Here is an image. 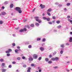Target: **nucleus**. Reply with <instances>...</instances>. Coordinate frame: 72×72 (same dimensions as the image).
Wrapping results in <instances>:
<instances>
[{
	"mask_svg": "<svg viewBox=\"0 0 72 72\" xmlns=\"http://www.w3.org/2000/svg\"><path fill=\"white\" fill-rule=\"evenodd\" d=\"M39 17H35V18L36 19V21L37 22H38L39 23H41V22H42V21L41 20H40V19H39Z\"/></svg>",
	"mask_w": 72,
	"mask_h": 72,
	"instance_id": "1",
	"label": "nucleus"
},
{
	"mask_svg": "<svg viewBox=\"0 0 72 72\" xmlns=\"http://www.w3.org/2000/svg\"><path fill=\"white\" fill-rule=\"evenodd\" d=\"M51 60H53V61H54L55 60H56V61H58L59 60V58L56 57L55 58H52Z\"/></svg>",
	"mask_w": 72,
	"mask_h": 72,
	"instance_id": "2",
	"label": "nucleus"
},
{
	"mask_svg": "<svg viewBox=\"0 0 72 72\" xmlns=\"http://www.w3.org/2000/svg\"><path fill=\"white\" fill-rule=\"evenodd\" d=\"M23 31H25L26 32L27 31V29L26 28H24L23 29H21L19 30V32H23Z\"/></svg>",
	"mask_w": 72,
	"mask_h": 72,
	"instance_id": "3",
	"label": "nucleus"
},
{
	"mask_svg": "<svg viewBox=\"0 0 72 72\" xmlns=\"http://www.w3.org/2000/svg\"><path fill=\"white\" fill-rule=\"evenodd\" d=\"M33 58L35 59H36L37 58V55L36 54H34L33 56Z\"/></svg>",
	"mask_w": 72,
	"mask_h": 72,
	"instance_id": "4",
	"label": "nucleus"
},
{
	"mask_svg": "<svg viewBox=\"0 0 72 72\" xmlns=\"http://www.w3.org/2000/svg\"><path fill=\"white\" fill-rule=\"evenodd\" d=\"M18 51H21V49H19V50L16 49L15 50V52L16 53H18Z\"/></svg>",
	"mask_w": 72,
	"mask_h": 72,
	"instance_id": "5",
	"label": "nucleus"
},
{
	"mask_svg": "<svg viewBox=\"0 0 72 72\" xmlns=\"http://www.w3.org/2000/svg\"><path fill=\"white\" fill-rule=\"evenodd\" d=\"M28 60L29 61H33V58L31 57H30L28 58Z\"/></svg>",
	"mask_w": 72,
	"mask_h": 72,
	"instance_id": "6",
	"label": "nucleus"
},
{
	"mask_svg": "<svg viewBox=\"0 0 72 72\" xmlns=\"http://www.w3.org/2000/svg\"><path fill=\"white\" fill-rule=\"evenodd\" d=\"M40 6L41 9H43V8H45V6L44 5H42V4H40Z\"/></svg>",
	"mask_w": 72,
	"mask_h": 72,
	"instance_id": "7",
	"label": "nucleus"
},
{
	"mask_svg": "<svg viewBox=\"0 0 72 72\" xmlns=\"http://www.w3.org/2000/svg\"><path fill=\"white\" fill-rule=\"evenodd\" d=\"M21 8L18 7H16L15 8V10H17V12H18L19 10H21Z\"/></svg>",
	"mask_w": 72,
	"mask_h": 72,
	"instance_id": "8",
	"label": "nucleus"
},
{
	"mask_svg": "<svg viewBox=\"0 0 72 72\" xmlns=\"http://www.w3.org/2000/svg\"><path fill=\"white\" fill-rule=\"evenodd\" d=\"M39 49L41 51H43L44 50V48L43 47H40Z\"/></svg>",
	"mask_w": 72,
	"mask_h": 72,
	"instance_id": "9",
	"label": "nucleus"
},
{
	"mask_svg": "<svg viewBox=\"0 0 72 72\" xmlns=\"http://www.w3.org/2000/svg\"><path fill=\"white\" fill-rule=\"evenodd\" d=\"M52 10L51 8H49L47 11V12H51Z\"/></svg>",
	"mask_w": 72,
	"mask_h": 72,
	"instance_id": "10",
	"label": "nucleus"
},
{
	"mask_svg": "<svg viewBox=\"0 0 72 72\" xmlns=\"http://www.w3.org/2000/svg\"><path fill=\"white\" fill-rule=\"evenodd\" d=\"M31 68H30V67H29L28 68V70L27 71L28 72H31V70H31Z\"/></svg>",
	"mask_w": 72,
	"mask_h": 72,
	"instance_id": "11",
	"label": "nucleus"
},
{
	"mask_svg": "<svg viewBox=\"0 0 72 72\" xmlns=\"http://www.w3.org/2000/svg\"><path fill=\"white\" fill-rule=\"evenodd\" d=\"M2 15H6V13L5 12H1Z\"/></svg>",
	"mask_w": 72,
	"mask_h": 72,
	"instance_id": "12",
	"label": "nucleus"
},
{
	"mask_svg": "<svg viewBox=\"0 0 72 72\" xmlns=\"http://www.w3.org/2000/svg\"><path fill=\"white\" fill-rule=\"evenodd\" d=\"M60 46L61 48H64V44H62L60 45Z\"/></svg>",
	"mask_w": 72,
	"mask_h": 72,
	"instance_id": "13",
	"label": "nucleus"
},
{
	"mask_svg": "<svg viewBox=\"0 0 72 72\" xmlns=\"http://www.w3.org/2000/svg\"><path fill=\"white\" fill-rule=\"evenodd\" d=\"M69 39V42H72V37H70Z\"/></svg>",
	"mask_w": 72,
	"mask_h": 72,
	"instance_id": "14",
	"label": "nucleus"
},
{
	"mask_svg": "<svg viewBox=\"0 0 72 72\" xmlns=\"http://www.w3.org/2000/svg\"><path fill=\"white\" fill-rule=\"evenodd\" d=\"M48 50H52L53 49V48H51V47L50 46H49L48 47Z\"/></svg>",
	"mask_w": 72,
	"mask_h": 72,
	"instance_id": "15",
	"label": "nucleus"
},
{
	"mask_svg": "<svg viewBox=\"0 0 72 72\" xmlns=\"http://www.w3.org/2000/svg\"><path fill=\"white\" fill-rule=\"evenodd\" d=\"M9 3V1H6L4 3V4L5 5H7Z\"/></svg>",
	"mask_w": 72,
	"mask_h": 72,
	"instance_id": "16",
	"label": "nucleus"
},
{
	"mask_svg": "<svg viewBox=\"0 0 72 72\" xmlns=\"http://www.w3.org/2000/svg\"><path fill=\"white\" fill-rule=\"evenodd\" d=\"M13 6H14V5H13V4H11L10 5V8H13Z\"/></svg>",
	"mask_w": 72,
	"mask_h": 72,
	"instance_id": "17",
	"label": "nucleus"
},
{
	"mask_svg": "<svg viewBox=\"0 0 72 72\" xmlns=\"http://www.w3.org/2000/svg\"><path fill=\"white\" fill-rule=\"evenodd\" d=\"M6 69H2V72H6Z\"/></svg>",
	"mask_w": 72,
	"mask_h": 72,
	"instance_id": "18",
	"label": "nucleus"
},
{
	"mask_svg": "<svg viewBox=\"0 0 72 72\" xmlns=\"http://www.w3.org/2000/svg\"><path fill=\"white\" fill-rule=\"evenodd\" d=\"M0 62H4V59L3 58L0 59Z\"/></svg>",
	"mask_w": 72,
	"mask_h": 72,
	"instance_id": "19",
	"label": "nucleus"
},
{
	"mask_svg": "<svg viewBox=\"0 0 72 72\" xmlns=\"http://www.w3.org/2000/svg\"><path fill=\"white\" fill-rule=\"evenodd\" d=\"M45 60L46 61V62H49V58H46L45 59Z\"/></svg>",
	"mask_w": 72,
	"mask_h": 72,
	"instance_id": "20",
	"label": "nucleus"
},
{
	"mask_svg": "<svg viewBox=\"0 0 72 72\" xmlns=\"http://www.w3.org/2000/svg\"><path fill=\"white\" fill-rule=\"evenodd\" d=\"M35 25L37 27H38V26H39V23L37 22L35 23Z\"/></svg>",
	"mask_w": 72,
	"mask_h": 72,
	"instance_id": "21",
	"label": "nucleus"
},
{
	"mask_svg": "<svg viewBox=\"0 0 72 72\" xmlns=\"http://www.w3.org/2000/svg\"><path fill=\"white\" fill-rule=\"evenodd\" d=\"M41 40V38H38L37 39V41H40Z\"/></svg>",
	"mask_w": 72,
	"mask_h": 72,
	"instance_id": "22",
	"label": "nucleus"
},
{
	"mask_svg": "<svg viewBox=\"0 0 72 72\" xmlns=\"http://www.w3.org/2000/svg\"><path fill=\"white\" fill-rule=\"evenodd\" d=\"M28 48L29 49H31L32 48V46L31 45H29L28 46Z\"/></svg>",
	"mask_w": 72,
	"mask_h": 72,
	"instance_id": "23",
	"label": "nucleus"
},
{
	"mask_svg": "<svg viewBox=\"0 0 72 72\" xmlns=\"http://www.w3.org/2000/svg\"><path fill=\"white\" fill-rule=\"evenodd\" d=\"M18 12H19V13L21 14L22 12V11L21 10V9L20 10L18 11Z\"/></svg>",
	"mask_w": 72,
	"mask_h": 72,
	"instance_id": "24",
	"label": "nucleus"
},
{
	"mask_svg": "<svg viewBox=\"0 0 72 72\" xmlns=\"http://www.w3.org/2000/svg\"><path fill=\"white\" fill-rule=\"evenodd\" d=\"M42 18L44 20H46V19H47V18L45 17H43Z\"/></svg>",
	"mask_w": 72,
	"mask_h": 72,
	"instance_id": "25",
	"label": "nucleus"
},
{
	"mask_svg": "<svg viewBox=\"0 0 72 72\" xmlns=\"http://www.w3.org/2000/svg\"><path fill=\"white\" fill-rule=\"evenodd\" d=\"M60 21L58 20L56 21V23L57 24H59L60 23Z\"/></svg>",
	"mask_w": 72,
	"mask_h": 72,
	"instance_id": "26",
	"label": "nucleus"
},
{
	"mask_svg": "<svg viewBox=\"0 0 72 72\" xmlns=\"http://www.w3.org/2000/svg\"><path fill=\"white\" fill-rule=\"evenodd\" d=\"M62 27V26L59 25L57 26V28H60Z\"/></svg>",
	"mask_w": 72,
	"mask_h": 72,
	"instance_id": "27",
	"label": "nucleus"
},
{
	"mask_svg": "<svg viewBox=\"0 0 72 72\" xmlns=\"http://www.w3.org/2000/svg\"><path fill=\"white\" fill-rule=\"evenodd\" d=\"M17 60H21V57H19L17 58Z\"/></svg>",
	"mask_w": 72,
	"mask_h": 72,
	"instance_id": "28",
	"label": "nucleus"
},
{
	"mask_svg": "<svg viewBox=\"0 0 72 72\" xmlns=\"http://www.w3.org/2000/svg\"><path fill=\"white\" fill-rule=\"evenodd\" d=\"M45 41H46V39H45V38H44L42 39V41L43 42H45Z\"/></svg>",
	"mask_w": 72,
	"mask_h": 72,
	"instance_id": "29",
	"label": "nucleus"
},
{
	"mask_svg": "<svg viewBox=\"0 0 72 72\" xmlns=\"http://www.w3.org/2000/svg\"><path fill=\"white\" fill-rule=\"evenodd\" d=\"M68 21H69L70 23H72V20H71L70 19H68Z\"/></svg>",
	"mask_w": 72,
	"mask_h": 72,
	"instance_id": "30",
	"label": "nucleus"
},
{
	"mask_svg": "<svg viewBox=\"0 0 72 72\" xmlns=\"http://www.w3.org/2000/svg\"><path fill=\"white\" fill-rule=\"evenodd\" d=\"M48 63H49V64H51V63H52V61H51L50 60L48 62Z\"/></svg>",
	"mask_w": 72,
	"mask_h": 72,
	"instance_id": "31",
	"label": "nucleus"
},
{
	"mask_svg": "<svg viewBox=\"0 0 72 72\" xmlns=\"http://www.w3.org/2000/svg\"><path fill=\"white\" fill-rule=\"evenodd\" d=\"M47 14L48 15H51V14L50 12H47Z\"/></svg>",
	"mask_w": 72,
	"mask_h": 72,
	"instance_id": "32",
	"label": "nucleus"
},
{
	"mask_svg": "<svg viewBox=\"0 0 72 72\" xmlns=\"http://www.w3.org/2000/svg\"><path fill=\"white\" fill-rule=\"evenodd\" d=\"M3 23V21H0V24H2Z\"/></svg>",
	"mask_w": 72,
	"mask_h": 72,
	"instance_id": "33",
	"label": "nucleus"
},
{
	"mask_svg": "<svg viewBox=\"0 0 72 72\" xmlns=\"http://www.w3.org/2000/svg\"><path fill=\"white\" fill-rule=\"evenodd\" d=\"M31 27H34V24H32L30 25Z\"/></svg>",
	"mask_w": 72,
	"mask_h": 72,
	"instance_id": "34",
	"label": "nucleus"
},
{
	"mask_svg": "<svg viewBox=\"0 0 72 72\" xmlns=\"http://www.w3.org/2000/svg\"><path fill=\"white\" fill-rule=\"evenodd\" d=\"M70 5H71V3H67V6H69Z\"/></svg>",
	"mask_w": 72,
	"mask_h": 72,
	"instance_id": "35",
	"label": "nucleus"
},
{
	"mask_svg": "<svg viewBox=\"0 0 72 72\" xmlns=\"http://www.w3.org/2000/svg\"><path fill=\"white\" fill-rule=\"evenodd\" d=\"M23 67H24V68H26V67H27V65H23Z\"/></svg>",
	"mask_w": 72,
	"mask_h": 72,
	"instance_id": "36",
	"label": "nucleus"
},
{
	"mask_svg": "<svg viewBox=\"0 0 72 72\" xmlns=\"http://www.w3.org/2000/svg\"><path fill=\"white\" fill-rule=\"evenodd\" d=\"M63 53V50H61L60 51V54H62Z\"/></svg>",
	"mask_w": 72,
	"mask_h": 72,
	"instance_id": "37",
	"label": "nucleus"
},
{
	"mask_svg": "<svg viewBox=\"0 0 72 72\" xmlns=\"http://www.w3.org/2000/svg\"><path fill=\"white\" fill-rule=\"evenodd\" d=\"M50 18H47L46 20L47 21H50Z\"/></svg>",
	"mask_w": 72,
	"mask_h": 72,
	"instance_id": "38",
	"label": "nucleus"
},
{
	"mask_svg": "<svg viewBox=\"0 0 72 72\" xmlns=\"http://www.w3.org/2000/svg\"><path fill=\"white\" fill-rule=\"evenodd\" d=\"M2 66H3V67H4V66H5V63H2Z\"/></svg>",
	"mask_w": 72,
	"mask_h": 72,
	"instance_id": "39",
	"label": "nucleus"
},
{
	"mask_svg": "<svg viewBox=\"0 0 72 72\" xmlns=\"http://www.w3.org/2000/svg\"><path fill=\"white\" fill-rule=\"evenodd\" d=\"M8 51H12V50L11 49H10L8 50Z\"/></svg>",
	"mask_w": 72,
	"mask_h": 72,
	"instance_id": "40",
	"label": "nucleus"
},
{
	"mask_svg": "<svg viewBox=\"0 0 72 72\" xmlns=\"http://www.w3.org/2000/svg\"><path fill=\"white\" fill-rule=\"evenodd\" d=\"M41 58H42L41 57H39L38 58L39 60H41Z\"/></svg>",
	"mask_w": 72,
	"mask_h": 72,
	"instance_id": "41",
	"label": "nucleus"
},
{
	"mask_svg": "<svg viewBox=\"0 0 72 72\" xmlns=\"http://www.w3.org/2000/svg\"><path fill=\"white\" fill-rule=\"evenodd\" d=\"M12 65H10L8 66V68H12Z\"/></svg>",
	"mask_w": 72,
	"mask_h": 72,
	"instance_id": "42",
	"label": "nucleus"
},
{
	"mask_svg": "<svg viewBox=\"0 0 72 72\" xmlns=\"http://www.w3.org/2000/svg\"><path fill=\"white\" fill-rule=\"evenodd\" d=\"M30 44V42H27L25 43V44Z\"/></svg>",
	"mask_w": 72,
	"mask_h": 72,
	"instance_id": "43",
	"label": "nucleus"
},
{
	"mask_svg": "<svg viewBox=\"0 0 72 72\" xmlns=\"http://www.w3.org/2000/svg\"><path fill=\"white\" fill-rule=\"evenodd\" d=\"M12 45L13 46H15V44L14 43L12 44Z\"/></svg>",
	"mask_w": 72,
	"mask_h": 72,
	"instance_id": "44",
	"label": "nucleus"
},
{
	"mask_svg": "<svg viewBox=\"0 0 72 72\" xmlns=\"http://www.w3.org/2000/svg\"><path fill=\"white\" fill-rule=\"evenodd\" d=\"M48 23L49 24H52V22H49Z\"/></svg>",
	"mask_w": 72,
	"mask_h": 72,
	"instance_id": "45",
	"label": "nucleus"
},
{
	"mask_svg": "<svg viewBox=\"0 0 72 72\" xmlns=\"http://www.w3.org/2000/svg\"><path fill=\"white\" fill-rule=\"evenodd\" d=\"M67 18L68 19H69V18H71V16L69 15H68V16Z\"/></svg>",
	"mask_w": 72,
	"mask_h": 72,
	"instance_id": "46",
	"label": "nucleus"
},
{
	"mask_svg": "<svg viewBox=\"0 0 72 72\" xmlns=\"http://www.w3.org/2000/svg\"><path fill=\"white\" fill-rule=\"evenodd\" d=\"M6 55L7 56V57H9V56H10V53L7 54Z\"/></svg>",
	"mask_w": 72,
	"mask_h": 72,
	"instance_id": "47",
	"label": "nucleus"
},
{
	"mask_svg": "<svg viewBox=\"0 0 72 72\" xmlns=\"http://www.w3.org/2000/svg\"><path fill=\"white\" fill-rule=\"evenodd\" d=\"M53 31L54 32H57V30L55 29Z\"/></svg>",
	"mask_w": 72,
	"mask_h": 72,
	"instance_id": "48",
	"label": "nucleus"
},
{
	"mask_svg": "<svg viewBox=\"0 0 72 72\" xmlns=\"http://www.w3.org/2000/svg\"><path fill=\"white\" fill-rule=\"evenodd\" d=\"M52 18L53 19H55V17L53 16L52 17Z\"/></svg>",
	"mask_w": 72,
	"mask_h": 72,
	"instance_id": "49",
	"label": "nucleus"
},
{
	"mask_svg": "<svg viewBox=\"0 0 72 72\" xmlns=\"http://www.w3.org/2000/svg\"><path fill=\"white\" fill-rule=\"evenodd\" d=\"M16 63V62H15V61H13L12 62V64H15Z\"/></svg>",
	"mask_w": 72,
	"mask_h": 72,
	"instance_id": "50",
	"label": "nucleus"
},
{
	"mask_svg": "<svg viewBox=\"0 0 72 72\" xmlns=\"http://www.w3.org/2000/svg\"><path fill=\"white\" fill-rule=\"evenodd\" d=\"M66 45H67V46H68L69 45V43H66Z\"/></svg>",
	"mask_w": 72,
	"mask_h": 72,
	"instance_id": "51",
	"label": "nucleus"
},
{
	"mask_svg": "<svg viewBox=\"0 0 72 72\" xmlns=\"http://www.w3.org/2000/svg\"><path fill=\"white\" fill-rule=\"evenodd\" d=\"M6 53H9L10 52H9L8 51H6Z\"/></svg>",
	"mask_w": 72,
	"mask_h": 72,
	"instance_id": "52",
	"label": "nucleus"
},
{
	"mask_svg": "<svg viewBox=\"0 0 72 72\" xmlns=\"http://www.w3.org/2000/svg\"><path fill=\"white\" fill-rule=\"evenodd\" d=\"M22 59H25V57L24 56H23L22 57Z\"/></svg>",
	"mask_w": 72,
	"mask_h": 72,
	"instance_id": "53",
	"label": "nucleus"
},
{
	"mask_svg": "<svg viewBox=\"0 0 72 72\" xmlns=\"http://www.w3.org/2000/svg\"><path fill=\"white\" fill-rule=\"evenodd\" d=\"M53 68L55 69H57V68H58V66L54 67H53Z\"/></svg>",
	"mask_w": 72,
	"mask_h": 72,
	"instance_id": "54",
	"label": "nucleus"
},
{
	"mask_svg": "<svg viewBox=\"0 0 72 72\" xmlns=\"http://www.w3.org/2000/svg\"><path fill=\"white\" fill-rule=\"evenodd\" d=\"M31 66H32V67H33V66H34V64H31Z\"/></svg>",
	"mask_w": 72,
	"mask_h": 72,
	"instance_id": "55",
	"label": "nucleus"
},
{
	"mask_svg": "<svg viewBox=\"0 0 72 72\" xmlns=\"http://www.w3.org/2000/svg\"><path fill=\"white\" fill-rule=\"evenodd\" d=\"M20 48H21V47H20V46H18L17 47V49H20Z\"/></svg>",
	"mask_w": 72,
	"mask_h": 72,
	"instance_id": "56",
	"label": "nucleus"
},
{
	"mask_svg": "<svg viewBox=\"0 0 72 72\" xmlns=\"http://www.w3.org/2000/svg\"><path fill=\"white\" fill-rule=\"evenodd\" d=\"M52 57V55H49V57L50 58H51Z\"/></svg>",
	"mask_w": 72,
	"mask_h": 72,
	"instance_id": "57",
	"label": "nucleus"
},
{
	"mask_svg": "<svg viewBox=\"0 0 72 72\" xmlns=\"http://www.w3.org/2000/svg\"><path fill=\"white\" fill-rule=\"evenodd\" d=\"M55 5H58L59 4V3H55Z\"/></svg>",
	"mask_w": 72,
	"mask_h": 72,
	"instance_id": "58",
	"label": "nucleus"
},
{
	"mask_svg": "<svg viewBox=\"0 0 72 72\" xmlns=\"http://www.w3.org/2000/svg\"><path fill=\"white\" fill-rule=\"evenodd\" d=\"M2 8L3 9H5V7L4 6H3L2 7Z\"/></svg>",
	"mask_w": 72,
	"mask_h": 72,
	"instance_id": "59",
	"label": "nucleus"
},
{
	"mask_svg": "<svg viewBox=\"0 0 72 72\" xmlns=\"http://www.w3.org/2000/svg\"><path fill=\"white\" fill-rule=\"evenodd\" d=\"M12 20H17V19H12Z\"/></svg>",
	"mask_w": 72,
	"mask_h": 72,
	"instance_id": "60",
	"label": "nucleus"
},
{
	"mask_svg": "<svg viewBox=\"0 0 72 72\" xmlns=\"http://www.w3.org/2000/svg\"><path fill=\"white\" fill-rule=\"evenodd\" d=\"M19 27H18V28H15V29L16 30H18V29H19Z\"/></svg>",
	"mask_w": 72,
	"mask_h": 72,
	"instance_id": "61",
	"label": "nucleus"
},
{
	"mask_svg": "<svg viewBox=\"0 0 72 72\" xmlns=\"http://www.w3.org/2000/svg\"><path fill=\"white\" fill-rule=\"evenodd\" d=\"M35 10V8L33 10V12H34V11Z\"/></svg>",
	"mask_w": 72,
	"mask_h": 72,
	"instance_id": "62",
	"label": "nucleus"
},
{
	"mask_svg": "<svg viewBox=\"0 0 72 72\" xmlns=\"http://www.w3.org/2000/svg\"><path fill=\"white\" fill-rule=\"evenodd\" d=\"M27 27H28V29L30 28V26H29L28 25L27 26Z\"/></svg>",
	"mask_w": 72,
	"mask_h": 72,
	"instance_id": "63",
	"label": "nucleus"
},
{
	"mask_svg": "<svg viewBox=\"0 0 72 72\" xmlns=\"http://www.w3.org/2000/svg\"><path fill=\"white\" fill-rule=\"evenodd\" d=\"M39 72H41V69H39Z\"/></svg>",
	"mask_w": 72,
	"mask_h": 72,
	"instance_id": "64",
	"label": "nucleus"
}]
</instances>
